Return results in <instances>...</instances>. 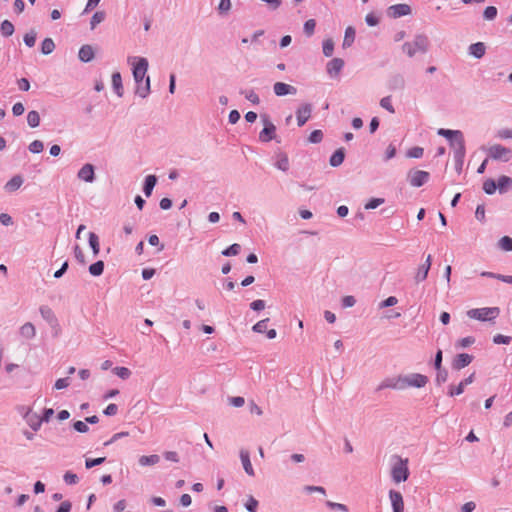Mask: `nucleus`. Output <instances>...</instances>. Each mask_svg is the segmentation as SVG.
Wrapping results in <instances>:
<instances>
[{
	"instance_id": "obj_59",
	"label": "nucleus",
	"mask_w": 512,
	"mask_h": 512,
	"mask_svg": "<svg viewBox=\"0 0 512 512\" xmlns=\"http://www.w3.org/2000/svg\"><path fill=\"white\" fill-rule=\"evenodd\" d=\"M73 428L79 433H86L89 430V427H88L86 421H80V420L73 423Z\"/></svg>"
},
{
	"instance_id": "obj_46",
	"label": "nucleus",
	"mask_w": 512,
	"mask_h": 512,
	"mask_svg": "<svg viewBox=\"0 0 512 512\" xmlns=\"http://www.w3.org/2000/svg\"><path fill=\"white\" fill-rule=\"evenodd\" d=\"M231 7V0H220L217 10L219 14L223 15L227 14L231 10Z\"/></svg>"
},
{
	"instance_id": "obj_23",
	"label": "nucleus",
	"mask_w": 512,
	"mask_h": 512,
	"mask_svg": "<svg viewBox=\"0 0 512 512\" xmlns=\"http://www.w3.org/2000/svg\"><path fill=\"white\" fill-rule=\"evenodd\" d=\"M345 159V149L343 147L338 148L330 157L329 164L332 167L340 166Z\"/></svg>"
},
{
	"instance_id": "obj_48",
	"label": "nucleus",
	"mask_w": 512,
	"mask_h": 512,
	"mask_svg": "<svg viewBox=\"0 0 512 512\" xmlns=\"http://www.w3.org/2000/svg\"><path fill=\"white\" fill-rule=\"evenodd\" d=\"M334 51V42L332 39H326L323 42V54L326 57L332 56Z\"/></svg>"
},
{
	"instance_id": "obj_40",
	"label": "nucleus",
	"mask_w": 512,
	"mask_h": 512,
	"mask_svg": "<svg viewBox=\"0 0 512 512\" xmlns=\"http://www.w3.org/2000/svg\"><path fill=\"white\" fill-rule=\"evenodd\" d=\"M36 37H37V32L34 29H31L29 32H27L24 35V38H23L24 43L28 47H33L35 45V42H36Z\"/></svg>"
},
{
	"instance_id": "obj_18",
	"label": "nucleus",
	"mask_w": 512,
	"mask_h": 512,
	"mask_svg": "<svg viewBox=\"0 0 512 512\" xmlns=\"http://www.w3.org/2000/svg\"><path fill=\"white\" fill-rule=\"evenodd\" d=\"M273 90L277 96H285L288 94H295L297 91L294 86L286 84L284 82H276L273 86Z\"/></svg>"
},
{
	"instance_id": "obj_62",
	"label": "nucleus",
	"mask_w": 512,
	"mask_h": 512,
	"mask_svg": "<svg viewBox=\"0 0 512 512\" xmlns=\"http://www.w3.org/2000/svg\"><path fill=\"white\" fill-rule=\"evenodd\" d=\"M105 461V457H99L95 459H86L85 466L87 469L93 468L102 464Z\"/></svg>"
},
{
	"instance_id": "obj_49",
	"label": "nucleus",
	"mask_w": 512,
	"mask_h": 512,
	"mask_svg": "<svg viewBox=\"0 0 512 512\" xmlns=\"http://www.w3.org/2000/svg\"><path fill=\"white\" fill-rule=\"evenodd\" d=\"M436 370H437V374H436L435 381H436L437 385H441L442 383L447 381L448 371L444 368H440V369H436Z\"/></svg>"
},
{
	"instance_id": "obj_8",
	"label": "nucleus",
	"mask_w": 512,
	"mask_h": 512,
	"mask_svg": "<svg viewBox=\"0 0 512 512\" xmlns=\"http://www.w3.org/2000/svg\"><path fill=\"white\" fill-rule=\"evenodd\" d=\"M488 155L493 160L508 162L512 158V151L511 149L506 148L500 144H494L489 147Z\"/></svg>"
},
{
	"instance_id": "obj_2",
	"label": "nucleus",
	"mask_w": 512,
	"mask_h": 512,
	"mask_svg": "<svg viewBox=\"0 0 512 512\" xmlns=\"http://www.w3.org/2000/svg\"><path fill=\"white\" fill-rule=\"evenodd\" d=\"M428 377L420 373H411L408 375H399L396 378H387L377 390L391 388L395 390H404L408 387L422 388L428 383Z\"/></svg>"
},
{
	"instance_id": "obj_12",
	"label": "nucleus",
	"mask_w": 512,
	"mask_h": 512,
	"mask_svg": "<svg viewBox=\"0 0 512 512\" xmlns=\"http://www.w3.org/2000/svg\"><path fill=\"white\" fill-rule=\"evenodd\" d=\"M312 105L310 103L302 104L296 111L297 124L302 127L311 117Z\"/></svg>"
},
{
	"instance_id": "obj_16",
	"label": "nucleus",
	"mask_w": 512,
	"mask_h": 512,
	"mask_svg": "<svg viewBox=\"0 0 512 512\" xmlns=\"http://www.w3.org/2000/svg\"><path fill=\"white\" fill-rule=\"evenodd\" d=\"M472 360L473 357L467 353L458 354L452 361V368L459 371L468 366Z\"/></svg>"
},
{
	"instance_id": "obj_44",
	"label": "nucleus",
	"mask_w": 512,
	"mask_h": 512,
	"mask_svg": "<svg viewBox=\"0 0 512 512\" xmlns=\"http://www.w3.org/2000/svg\"><path fill=\"white\" fill-rule=\"evenodd\" d=\"M240 249H241V246L237 243H234V244L230 245L228 248H226L225 250H223L222 255L227 256V257L236 256L239 254Z\"/></svg>"
},
{
	"instance_id": "obj_53",
	"label": "nucleus",
	"mask_w": 512,
	"mask_h": 512,
	"mask_svg": "<svg viewBox=\"0 0 512 512\" xmlns=\"http://www.w3.org/2000/svg\"><path fill=\"white\" fill-rule=\"evenodd\" d=\"M63 479H64L65 483L68 484V485L77 484L78 481H79L78 476L75 473L71 472V471H67L64 474Z\"/></svg>"
},
{
	"instance_id": "obj_58",
	"label": "nucleus",
	"mask_w": 512,
	"mask_h": 512,
	"mask_svg": "<svg viewBox=\"0 0 512 512\" xmlns=\"http://www.w3.org/2000/svg\"><path fill=\"white\" fill-rule=\"evenodd\" d=\"M397 303H398V299L395 296H389L388 298H386L384 301H382L379 304V308L383 309V308H387V307H392V306L396 305Z\"/></svg>"
},
{
	"instance_id": "obj_64",
	"label": "nucleus",
	"mask_w": 512,
	"mask_h": 512,
	"mask_svg": "<svg viewBox=\"0 0 512 512\" xmlns=\"http://www.w3.org/2000/svg\"><path fill=\"white\" fill-rule=\"evenodd\" d=\"M69 385H70L69 378H60L55 382L54 388L57 390H61V389L67 388Z\"/></svg>"
},
{
	"instance_id": "obj_21",
	"label": "nucleus",
	"mask_w": 512,
	"mask_h": 512,
	"mask_svg": "<svg viewBox=\"0 0 512 512\" xmlns=\"http://www.w3.org/2000/svg\"><path fill=\"white\" fill-rule=\"evenodd\" d=\"M94 56V49L91 45L85 44L79 49L78 57L82 62H90Z\"/></svg>"
},
{
	"instance_id": "obj_14",
	"label": "nucleus",
	"mask_w": 512,
	"mask_h": 512,
	"mask_svg": "<svg viewBox=\"0 0 512 512\" xmlns=\"http://www.w3.org/2000/svg\"><path fill=\"white\" fill-rule=\"evenodd\" d=\"M77 177L82 181L92 183L95 180L94 166L90 163L83 165L78 171Z\"/></svg>"
},
{
	"instance_id": "obj_17",
	"label": "nucleus",
	"mask_w": 512,
	"mask_h": 512,
	"mask_svg": "<svg viewBox=\"0 0 512 512\" xmlns=\"http://www.w3.org/2000/svg\"><path fill=\"white\" fill-rule=\"evenodd\" d=\"M431 261H432V257L431 255H427L426 257V260L423 264H421L418 268V271L415 275V281L416 283H420L422 281H424L427 276H428V272L430 270V267H431Z\"/></svg>"
},
{
	"instance_id": "obj_38",
	"label": "nucleus",
	"mask_w": 512,
	"mask_h": 512,
	"mask_svg": "<svg viewBox=\"0 0 512 512\" xmlns=\"http://www.w3.org/2000/svg\"><path fill=\"white\" fill-rule=\"evenodd\" d=\"M104 271V262L99 260L89 266V273L92 276H100Z\"/></svg>"
},
{
	"instance_id": "obj_10",
	"label": "nucleus",
	"mask_w": 512,
	"mask_h": 512,
	"mask_svg": "<svg viewBox=\"0 0 512 512\" xmlns=\"http://www.w3.org/2000/svg\"><path fill=\"white\" fill-rule=\"evenodd\" d=\"M23 418L33 431H38L40 429L42 425L41 417L36 412H33L32 408L26 409L23 414Z\"/></svg>"
},
{
	"instance_id": "obj_47",
	"label": "nucleus",
	"mask_w": 512,
	"mask_h": 512,
	"mask_svg": "<svg viewBox=\"0 0 512 512\" xmlns=\"http://www.w3.org/2000/svg\"><path fill=\"white\" fill-rule=\"evenodd\" d=\"M275 166L281 171H287L289 169V160L287 155L282 154L276 162Z\"/></svg>"
},
{
	"instance_id": "obj_37",
	"label": "nucleus",
	"mask_w": 512,
	"mask_h": 512,
	"mask_svg": "<svg viewBox=\"0 0 512 512\" xmlns=\"http://www.w3.org/2000/svg\"><path fill=\"white\" fill-rule=\"evenodd\" d=\"M27 123L31 128H36L40 124V115L37 111L33 110L27 114Z\"/></svg>"
},
{
	"instance_id": "obj_52",
	"label": "nucleus",
	"mask_w": 512,
	"mask_h": 512,
	"mask_svg": "<svg viewBox=\"0 0 512 512\" xmlns=\"http://www.w3.org/2000/svg\"><path fill=\"white\" fill-rule=\"evenodd\" d=\"M269 318L262 319L258 321L253 327L252 330L256 333H264L267 329V323Z\"/></svg>"
},
{
	"instance_id": "obj_24",
	"label": "nucleus",
	"mask_w": 512,
	"mask_h": 512,
	"mask_svg": "<svg viewBox=\"0 0 512 512\" xmlns=\"http://www.w3.org/2000/svg\"><path fill=\"white\" fill-rule=\"evenodd\" d=\"M112 87L118 97L123 96L124 88H123V84H122V77L119 72H114L112 74Z\"/></svg>"
},
{
	"instance_id": "obj_26",
	"label": "nucleus",
	"mask_w": 512,
	"mask_h": 512,
	"mask_svg": "<svg viewBox=\"0 0 512 512\" xmlns=\"http://www.w3.org/2000/svg\"><path fill=\"white\" fill-rule=\"evenodd\" d=\"M40 314L42 318L50 325L54 324L57 320L56 315L54 314L53 310L49 306H41L40 307Z\"/></svg>"
},
{
	"instance_id": "obj_29",
	"label": "nucleus",
	"mask_w": 512,
	"mask_h": 512,
	"mask_svg": "<svg viewBox=\"0 0 512 512\" xmlns=\"http://www.w3.org/2000/svg\"><path fill=\"white\" fill-rule=\"evenodd\" d=\"M20 334L22 337L32 339L36 335L35 326L31 322L23 324L20 328Z\"/></svg>"
},
{
	"instance_id": "obj_56",
	"label": "nucleus",
	"mask_w": 512,
	"mask_h": 512,
	"mask_svg": "<svg viewBox=\"0 0 512 512\" xmlns=\"http://www.w3.org/2000/svg\"><path fill=\"white\" fill-rule=\"evenodd\" d=\"M423 152L424 150L422 147L416 146L408 150L407 157L415 159L421 158L423 156Z\"/></svg>"
},
{
	"instance_id": "obj_54",
	"label": "nucleus",
	"mask_w": 512,
	"mask_h": 512,
	"mask_svg": "<svg viewBox=\"0 0 512 512\" xmlns=\"http://www.w3.org/2000/svg\"><path fill=\"white\" fill-rule=\"evenodd\" d=\"M241 94H243L245 98L253 104H259L260 102L259 96L253 90L241 91Z\"/></svg>"
},
{
	"instance_id": "obj_41",
	"label": "nucleus",
	"mask_w": 512,
	"mask_h": 512,
	"mask_svg": "<svg viewBox=\"0 0 512 512\" xmlns=\"http://www.w3.org/2000/svg\"><path fill=\"white\" fill-rule=\"evenodd\" d=\"M497 8L495 6H488L484 9L483 18L487 21H492L497 16Z\"/></svg>"
},
{
	"instance_id": "obj_9",
	"label": "nucleus",
	"mask_w": 512,
	"mask_h": 512,
	"mask_svg": "<svg viewBox=\"0 0 512 512\" xmlns=\"http://www.w3.org/2000/svg\"><path fill=\"white\" fill-rule=\"evenodd\" d=\"M407 178L412 187H421L429 180L430 174L423 170H410Z\"/></svg>"
},
{
	"instance_id": "obj_39",
	"label": "nucleus",
	"mask_w": 512,
	"mask_h": 512,
	"mask_svg": "<svg viewBox=\"0 0 512 512\" xmlns=\"http://www.w3.org/2000/svg\"><path fill=\"white\" fill-rule=\"evenodd\" d=\"M498 246L504 251H512V238L509 236H503L498 241Z\"/></svg>"
},
{
	"instance_id": "obj_45",
	"label": "nucleus",
	"mask_w": 512,
	"mask_h": 512,
	"mask_svg": "<svg viewBox=\"0 0 512 512\" xmlns=\"http://www.w3.org/2000/svg\"><path fill=\"white\" fill-rule=\"evenodd\" d=\"M113 373L119 378L126 380L131 376V371L126 367H115Z\"/></svg>"
},
{
	"instance_id": "obj_36",
	"label": "nucleus",
	"mask_w": 512,
	"mask_h": 512,
	"mask_svg": "<svg viewBox=\"0 0 512 512\" xmlns=\"http://www.w3.org/2000/svg\"><path fill=\"white\" fill-rule=\"evenodd\" d=\"M89 245L93 251V255L97 256L100 251L99 238L94 232L89 233Z\"/></svg>"
},
{
	"instance_id": "obj_11",
	"label": "nucleus",
	"mask_w": 512,
	"mask_h": 512,
	"mask_svg": "<svg viewBox=\"0 0 512 512\" xmlns=\"http://www.w3.org/2000/svg\"><path fill=\"white\" fill-rule=\"evenodd\" d=\"M411 14V7L408 4H395L387 9V15L391 18H399Z\"/></svg>"
},
{
	"instance_id": "obj_25",
	"label": "nucleus",
	"mask_w": 512,
	"mask_h": 512,
	"mask_svg": "<svg viewBox=\"0 0 512 512\" xmlns=\"http://www.w3.org/2000/svg\"><path fill=\"white\" fill-rule=\"evenodd\" d=\"M156 183H157V177L155 175H148L145 178L144 185H143V192L146 197L151 196Z\"/></svg>"
},
{
	"instance_id": "obj_43",
	"label": "nucleus",
	"mask_w": 512,
	"mask_h": 512,
	"mask_svg": "<svg viewBox=\"0 0 512 512\" xmlns=\"http://www.w3.org/2000/svg\"><path fill=\"white\" fill-rule=\"evenodd\" d=\"M316 27V21L314 19H309L304 23L303 30L306 36L310 37L314 34Z\"/></svg>"
},
{
	"instance_id": "obj_15",
	"label": "nucleus",
	"mask_w": 512,
	"mask_h": 512,
	"mask_svg": "<svg viewBox=\"0 0 512 512\" xmlns=\"http://www.w3.org/2000/svg\"><path fill=\"white\" fill-rule=\"evenodd\" d=\"M389 498L391 501L393 512H404V501L402 494L400 492L390 490Z\"/></svg>"
},
{
	"instance_id": "obj_33",
	"label": "nucleus",
	"mask_w": 512,
	"mask_h": 512,
	"mask_svg": "<svg viewBox=\"0 0 512 512\" xmlns=\"http://www.w3.org/2000/svg\"><path fill=\"white\" fill-rule=\"evenodd\" d=\"M15 31L14 25L9 20H4L0 25V32L4 37H10Z\"/></svg>"
},
{
	"instance_id": "obj_3",
	"label": "nucleus",
	"mask_w": 512,
	"mask_h": 512,
	"mask_svg": "<svg viewBox=\"0 0 512 512\" xmlns=\"http://www.w3.org/2000/svg\"><path fill=\"white\" fill-rule=\"evenodd\" d=\"M439 136L445 137L453 149L454 157L458 155H465V141L463 133L460 130H450L440 128L437 131Z\"/></svg>"
},
{
	"instance_id": "obj_42",
	"label": "nucleus",
	"mask_w": 512,
	"mask_h": 512,
	"mask_svg": "<svg viewBox=\"0 0 512 512\" xmlns=\"http://www.w3.org/2000/svg\"><path fill=\"white\" fill-rule=\"evenodd\" d=\"M497 189L496 182L493 179H487L483 183V190L486 194L492 195Z\"/></svg>"
},
{
	"instance_id": "obj_32",
	"label": "nucleus",
	"mask_w": 512,
	"mask_h": 512,
	"mask_svg": "<svg viewBox=\"0 0 512 512\" xmlns=\"http://www.w3.org/2000/svg\"><path fill=\"white\" fill-rule=\"evenodd\" d=\"M55 50V43L52 38H45L41 43V53L49 55Z\"/></svg>"
},
{
	"instance_id": "obj_4",
	"label": "nucleus",
	"mask_w": 512,
	"mask_h": 512,
	"mask_svg": "<svg viewBox=\"0 0 512 512\" xmlns=\"http://www.w3.org/2000/svg\"><path fill=\"white\" fill-rule=\"evenodd\" d=\"M429 49V39L424 34H417L413 41L405 42L402 45V50L408 57H414L416 53L425 54Z\"/></svg>"
},
{
	"instance_id": "obj_31",
	"label": "nucleus",
	"mask_w": 512,
	"mask_h": 512,
	"mask_svg": "<svg viewBox=\"0 0 512 512\" xmlns=\"http://www.w3.org/2000/svg\"><path fill=\"white\" fill-rule=\"evenodd\" d=\"M404 87L405 80L401 75H395L389 81V88L391 90H403Z\"/></svg>"
},
{
	"instance_id": "obj_1",
	"label": "nucleus",
	"mask_w": 512,
	"mask_h": 512,
	"mask_svg": "<svg viewBox=\"0 0 512 512\" xmlns=\"http://www.w3.org/2000/svg\"><path fill=\"white\" fill-rule=\"evenodd\" d=\"M130 60H134L133 62V78L136 82L135 94L142 99H145L149 96L151 92V80L150 77H146V73L148 70V60L144 57H133L129 58Z\"/></svg>"
},
{
	"instance_id": "obj_35",
	"label": "nucleus",
	"mask_w": 512,
	"mask_h": 512,
	"mask_svg": "<svg viewBox=\"0 0 512 512\" xmlns=\"http://www.w3.org/2000/svg\"><path fill=\"white\" fill-rule=\"evenodd\" d=\"M106 13L104 11H97L93 14L90 20V28L94 30L98 24L105 20Z\"/></svg>"
},
{
	"instance_id": "obj_7",
	"label": "nucleus",
	"mask_w": 512,
	"mask_h": 512,
	"mask_svg": "<svg viewBox=\"0 0 512 512\" xmlns=\"http://www.w3.org/2000/svg\"><path fill=\"white\" fill-rule=\"evenodd\" d=\"M261 121L263 122L264 128L259 134V140L261 142H269L276 138V126L270 121V118L266 114H262Z\"/></svg>"
},
{
	"instance_id": "obj_60",
	"label": "nucleus",
	"mask_w": 512,
	"mask_h": 512,
	"mask_svg": "<svg viewBox=\"0 0 512 512\" xmlns=\"http://www.w3.org/2000/svg\"><path fill=\"white\" fill-rule=\"evenodd\" d=\"M326 505H327V507H329L332 510H339V511H342V512H347L348 511L347 506L344 505V504H341V503H336V502L328 500V501H326Z\"/></svg>"
},
{
	"instance_id": "obj_13",
	"label": "nucleus",
	"mask_w": 512,
	"mask_h": 512,
	"mask_svg": "<svg viewBox=\"0 0 512 512\" xmlns=\"http://www.w3.org/2000/svg\"><path fill=\"white\" fill-rule=\"evenodd\" d=\"M474 377H475V373H472L467 378L462 380L457 386L451 385L450 388H449V391H448V395L450 397L461 395L464 392V388L467 385H470V384L473 383Z\"/></svg>"
},
{
	"instance_id": "obj_55",
	"label": "nucleus",
	"mask_w": 512,
	"mask_h": 512,
	"mask_svg": "<svg viewBox=\"0 0 512 512\" xmlns=\"http://www.w3.org/2000/svg\"><path fill=\"white\" fill-rule=\"evenodd\" d=\"M380 106L389 111L390 113H395V109L391 103V96L383 97L380 100Z\"/></svg>"
},
{
	"instance_id": "obj_34",
	"label": "nucleus",
	"mask_w": 512,
	"mask_h": 512,
	"mask_svg": "<svg viewBox=\"0 0 512 512\" xmlns=\"http://www.w3.org/2000/svg\"><path fill=\"white\" fill-rule=\"evenodd\" d=\"M355 40V29L351 26L347 27L345 30L343 47H350Z\"/></svg>"
},
{
	"instance_id": "obj_57",
	"label": "nucleus",
	"mask_w": 512,
	"mask_h": 512,
	"mask_svg": "<svg viewBox=\"0 0 512 512\" xmlns=\"http://www.w3.org/2000/svg\"><path fill=\"white\" fill-rule=\"evenodd\" d=\"M384 203L383 198H372L365 204V209H376L378 206Z\"/></svg>"
},
{
	"instance_id": "obj_20",
	"label": "nucleus",
	"mask_w": 512,
	"mask_h": 512,
	"mask_svg": "<svg viewBox=\"0 0 512 512\" xmlns=\"http://www.w3.org/2000/svg\"><path fill=\"white\" fill-rule=\"evenodd\" d=\"M344 67V61L341 58H333L327 63V73L331 76L338 75Z\"/></svg>"
},
{
	"instance_id": "obj_28",
	"label": "nucleus",
	"mask_w": 512,
	"mask_h": 512,
	"mask_svg": "<svg viewBox=\"0 0 512 512\" xmlns=\"http://www.w3.org/2000/svg\"><path fill=\"white\" fill-rule=\"evenodd\" d=\"M497 189L499 193H505L512 186V178L509 176L502 175L499 177L498 182L496 183Z\"/></svg>"
},
{
	"instance_id": "obj_27",
	"label": "nucleus",
	"mask_w": 512,
	"mask_h": 512,
	"mask_svg": "<svg viewBox=\"0 0 512 512\" xmlns=\"http://www.w3.org/2000/svg\"><path fill=\"white\" fill-rule=\"evenodd\" d=\"M160 461V456L157 455V454H152V455H143L141 457H139L138 459V463L140 466H153V465H156L158 464Z\"/></svg>"
},
{
	"instance_id": "obj_63",
	"label": "nucleus",
	"mask_w": 512,
	"mask_h": 512,
	"mask_svg": "<svg viewBox=\"0 0 512 512\" xmlns=\"http://www.w3.org/2000/svg\"><path fill=\"white\" fill-rule=\"evenodd\" d=\"M512 338L510 336H505L502 334H497L493 337V342L495 344H509Z\"/></svg>"
},
{
	"instance_id": "obj_51",
	"label": "nucleus",
	"mask_w": 512,
	"mask_h": 512,
	"mask_svg": "<svg viewBox=\"0 0 512 512\" xmlns=\"http://www.w3.org/2000/svg\"><path fill=\"white\" fill-rule=\"evenodd\" d=\"M28 148L31 153L38 154L43 151L44 144L40 140H34L30 143Z\"/></svg>"
},
{
	"instance_id": "obj_19",
	"label": "nucleus",
	"mask_w": 512,
	"mask_h": 512,
	"mask_svg": "<svg viewBox=\"0 0 512 512\" xmlns=\"http://www.w3.org/2000/svg\"><path fill=\"white\" fill-rule=\"evenodd\" d=\"M239 454H240V459H241L244 471L249 476H254L255 472H254V469L251 464L249 451L245 450V449H241Z\"/></svg>"
},
{
	"instance_id": "obj_6",
	"label": "nucleus",
	"mask_w": 512,
	"mask_h": 512,
	"mask_svg": "<svg viewBox=\"0 0 512 512\" xmlns=\"http://www.w3.org/2000/svg\"><path fill=\"white\" fill-rule=\"evenodd\" d=\"M500 313L498 307L474 308L467 311V316L479 321H492Z\"/></svg>"
},
{
	"instance_id": "obj_5",
	"label": "nucleus",
	"mask_w": 512,
	"mask_h": 512,
	"mask_svg": "<svg viewBox=\"0 0 512 512\" xmlns=\"http://www.w3.org/2000/svg\"><path fill=\"white\" fill-rule=\"evenodd\" d=\"M395 459L396 462L391 469V477L395 483H401L409 477L408 460L399 456H395Z\"/></svg>"
},
{
	"instance_id": "obj_61",
	"label": "nucleus",
	"mask_w": 512,
	"mask_h": 512,
	"mask_svg": "<svg viewBox=\"0 0 512 512\" xmlns=\"http://www.w3.org/2000/svg\"><path fill=\"white\" fill-rule=\"evenodd\" d=\"M257 507H258V501L254 497L250 496L249 499L247 500V502L245 503V508L249 512H256Z\"/></svg>"
},
{
	"instance_id": "obj_22",
	"label": "nucleus",
	"mask_w": 512,
	"mask_h": 512,
	"mask_svg": "<svg viewBox=\"0 0 512 512\" xmlns=\"http://www.w3.org/2000/svg\"><path fill=\"white\" fill-rule=\"evenodd\" d=\"M469 54L476 59H481L486 52V46L483 42L473 43L468 48Z\"/></svg>"
},
{
	"instance_id": "obj_30",
	"label": "nucleus",
	"mask_w": 512,
	"mask_h": 512,
	"mask_svg": "<svg viewBox=\"0 0 512 512\" xmlns=\"http://www.w3.org/2000/svg\"><path fill=\"white\" fill-rule=\"evenodd\" d=\"M22 184L23 178L20 175H15L5 184V189L7 191L13 192L19 189Z\"/></svg>"
},
{
	"instance_id": "obj_50",
	"label": "nucleus",
	"mask_w": 512,
	"mask_h": 512,
	"mask_svg": "<svg viewBox=\"0 0 512 512\" xmlns=\"http://www.w3.org/2000/svg\"><path fill=\"white\" fill-rule=\"evenodd\" d=\"M323 139V132L321 130H314L310 133L308 141L313 144L320 143Z\"/></svg>"
}]
</instances>
